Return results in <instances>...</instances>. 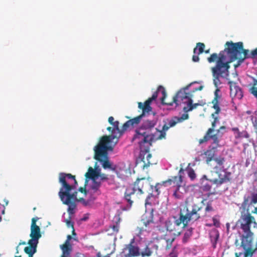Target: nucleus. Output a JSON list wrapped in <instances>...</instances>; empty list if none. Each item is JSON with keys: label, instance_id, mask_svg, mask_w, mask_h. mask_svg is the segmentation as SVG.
Listing matches in <instances>:
<instances>
[{"label": "nucleus", "instance_id": "obj_1", "mask_svg": "<svg viewBox=\"0 0 257 257\" xmlns=\"http://www.w3.org/2000/svg\"><path fill=\"white\" fill-rule=\"evenodd\" d=\"M257 57V48L252 50L249 54V50L243 49V43L239 42L233 43L227 42L225 49L218 54H212L207 58L209 63L215 62V65L211 68L213 77L217 80L219 77L226 78L229 75L230 63L237 60L234 64V67H238L247 58H255Z\"/></svg>", "mask_w": 257, "mask_h": 257}, {"label": "nucleus", "instance_id": "obj_2", "mask_svg": "<svg viewBox=\"0 0 257 257\" xmlns=\"http://www.w3.org/2000/svg\"><path fill=\"white\" fill-rule=\"evenodd\" d=\"M202 210L203 206L199 204L194 203L192 205L184 206L183 209H181L178 218L174 216V221L167 220L165 221L166 230L173 232L174 235H179L182 228L187 226L189 221H195L201 218L207 217L209 212L214 211L211 202L207 203L204 212Z\"/></svg>", "mask_w": 257, "mask_h": 257}, {"label": "nucleus", "instance_id": "obj_3", "mask_svg": "<svg viewBox=\"0 0 257 257\" xmlns=\"http://www.w3.org/2000/svg\"><path fill=\"white\" fill-rule=\"evenodd\" d=\"M157 123V119L145 120L141 126L135 131L133 141H136L140 146V153L136 161L137 164L143 163L142 167L144 169L147 168L153 163L150 160L152 156L150 153V148L152 143L157 139L152 133Z\"/></svg>", "mask_w": 257, "mask_h": 257}, {"label": "nucleus", "instance_id": "obj_4", "mask_svg": "<svg viewBox=\"0 0 257 257\" xmlns=\"http://www.w3.org/2000/svg\"><path fill=\"white\" fill-rule=\"evenodd\" d=\"M59 182L61 184L58 193L59 196L63 204L68 205V212L72 214L76 207L77 192L72 193L70 192L77 185L75 176L71 174L60 173L59 175Z\"/></svg>", "mask_w": 257, "mask_h": 257}, {"label": "nucleus", "instance_id": "obj_5", "mask_svg": "<svg viewBox=\"0 0 257 257\" xmlns=\"http://www.w3.org/2000/svg\"><path fill=\"white\" fill-rule=\"evenodd\" d=\"M191 84H188L178 91L173 96V101L170 102L165 101V99L167 96L166 90L162 86H159L158 88V90L159 93L161 92L162 94V96L161 98V103L163 104L169 106H172L173 103H175L176 106L181 105L182 103L186 104V106L183 107V110L185 112L191 111L193 109L196 108L199 105V104L197 103L193 104L192 99V95L190 92H186V90L189 89Z\"/></svg>", "mask_w": 257, "mask_h": 257}, {"label": "nucleus", "instance_id": "obj_6", "mask_svg": "<svg viewBox=\"0 0 257 257\" xmlns=\"http://www.w3.org/2000/svg\"><path fill=\"white\" fill-rule=\"evenodd\" d=\"M238 223L243 232L240 246L245 250L244 257H251L253 252L251 248L253 233L250 230V226L252 223H255L254 217L249 213L244 214L241 215Z\"/></svg>", "mask_w": 257, "mask_h": 257}, {"label": "nucleus", "instance_id": "obj_7", "mask_svg": "<svg viewBox=\"0 0 257 257\" xmlns=\"http://www.w3.org/2000/svg\"><path fill=\"white\" fill-rule=\"evenodd\" d=\"M159 185V184H157L154 187L150 184V178H146L145 177H143L138 178L133 184L127 187L124 193V198L131 207L134 202V200L136 199V193L142 195L144 193L145 190L148 188H150L152 190V192L154 189L157 192V194L158 195L159 194L158 191Z\"/></svg>", "mask_w": 257, "mask_h": 257}, {"label": "nucleus", "instance_id": "obj_8", "mask_svg": "<svg viewBox=\"0 0 257 257\" xmlns=\"http://www.w3.org/2000/svg\"><path fill=\"white\" fill-rule=\"evenodd\" d=\"M158 93L159 91L157 90L153 94L152 97L149 98L144 103L141 102L138 103V107L142 110V113L126 121L122 125V132H125L126 131L134 128L135 126L140 123L143 116L146 115L147 114H149L150 112L152 111V108L151 106V104L153 100L157 98Z\"/></svg>", "mask_w": 257, "mask_h": 257}, {"label": "nucleus", "instance_id": "obj_9", "mask_svg": "<svg viewBox=\"0 0 257 257\" xmlns=\"http://www.w3.org/2000/svg\"><path fill=\"white\" fill-rule=\"evenodd\" d=\"M109 141L108 137H102L94 149L95 153L94 158L101 163L104 169L111 168L107 151L111 150L112 148L108 146L109 144Z\"/></svg>", "mask_w": 257, "mask_h": 257}, {"label": "nucleus", "instance_id": "obj_10", "mask_svg": "<svg viewBox=\"0 0 257 257\" xmlns=\"http://www.w3.org/2000/svg\"><path fill=\"white\" fill-rule=\"evenodd\" d=\"M210 181L219 187L223 184L230 183L231 181L232 173L226 169H220L219 171L211 170L210 171Z\"/></svg>", "mask_w": 257, "mask_h": 257}, {"label": "nucleus", "instance_id": "obj_11", "mask_svg": "<svg viewBox=\"0 0 257 257\" xmlns=\"http://www.w3.org/2000/svg\"><path fill=\"white\" fill-rule=\"evenodd\" d=\"M222 135L223 133H222L221 135H219L217 132L215 134L214 130H213L212 128H208L203 138L199 140V143L202 144L207 142L210 140H212L213 141V144L217 146H220L219 144L220 141L219 138H221Z\"/></svg>", "mask_w": 257, "mask_h": 257}, {"label": "nucleus", "instance_id": "obj_12", "mask_svg": "<svg viewBox=\"0 0 257 257\" xmlns=\"http://www.w3.org/2000/svg\"><path fill=\"white\" fill-rule=\"evenodd\" d=\"M218 89L215 90L214 93L215 96L211 102L213 104L212 107L215 110V112L211 114V116L213 118L214 120L212 122L211 127L210 128H212L213 130H215L216 124L219 121L218 117L216 116L215 114H218L221 110L219 105V99L220 98V96L218 94Z\"/></svg>", "mask_w": 257, "mask_h": 257}, {"label": "nucleus", "instance_id": "obj_13", "mask_svg": "<svg viewBox=\"0 0 257 257\" xmlns=\"http://www.w3.org/2000/svg\"><path fill=\"white\" fill-rule=\"evenodd\" d=\"M230 86V95L233 100H240L243 96V91L236 82L229 81L228 82Z\"/></svg>", "mask_w": 257, "mask_h": 257}, {"label": "nucleus", "instance_id": "obj_14", "mask_svg": "<svg viewBox=\"0 0 257 257\" xmlns=\"http://www.w3.org/2000/svg\"><path fill=\"white\" fill-rule=\"evenodd\" d=\"M160 243V241H158V244L151 243L147 245L145 249L141 252L140 255L142 257H149L153 254H157Z\"/></svg>", "mask_w": 257, "mask_h": 257}, {"label": "nucleus", "instance_id": "obj_15", "mask_svg": "<svg viewBox=\"0 0 257 257\" xmlns=\"http://www.w3.org/2000/svg\"><path fill=\"white\" fill-rule=\"evenodd\" d=\"M178 122H179L177 117H175L173 119H172L168 121V122L165 123L162 128V130L160 131L157 128H155L156 132L160 133V135L157 137V140H161L165 138L166 132L171 127L174 126Z\"/></svg>", "mask_w": 257, "mask_h": 257}, {"label": "nucleus", "instance_id": "obj_16", "mask_svg": "<svg viewBox=\"0 0 257 257\" xmlns=\"http://www.w3.org/2000/svg\"><path fill=\"white\" fill-rule=\"evenodd\" d=\"M61 248L62 250V254L61 257H70L72 247L71 245L68 244V241L65 242V243L61 246ZM75 257H85V256L84 254L77 253ZM96 257H101V254L99 252L97 253Z\"/></svg>", "mask_w": 257, "mask_h": 257}, {"label": "nucleus", "instance_id": "obj_17", "mask_svg": "<svg viewBox=\"0 0 257 257\" xmlns=\"http://www.w3.org/2000/svg\"><path fill=\"white\" fill-rule=\"evenodd\" d=\"M119 122L118 121H115L112 124L113 130H115L117 133L116 134L114 135H111L109 136H103V137H108V140H109V144H110L111 142H112V141L114 139H116V141H115V143H117L118 142V139L123 134L124 132H122V127L121 129L119 127Z\"/></svg>", "mask_w": 257, "mask_h": 257}, {"label": "nucleus", "instance_id": "obj_18", "mask_svg": "<svg viewBox=\"0 0 257 257\" xmlns=\"http://www.w3.org/2000/svg\"><path fill=\"white\" fill-rule=\"evenodd\" d=\"M169 185L173 184L174 187H175L176 189L179 190L180 187L183 186V176H173L171 179H169L167 180L164 181L163 184Z\"/></svg>", "mask_w": 257, "mask_h": 257}, {"label": "nucleus", "instance_id": "obj_19", "mask_svg": "<svg viewBox=\"0 0 257 257\" xmlns=\"http://www.w3.org/2000/svg\"><path fill=\"white\" fill-rule=\"evenodd\" d=\"M134 242V239H132L131 242L126 245L124 247V250H128V253L127 255L128 256H138L140 255L141 252L138 246L133 245Z\"/></svg>", "mask_w": 257, "mask_h": 257}, {"label": "nucleus", "instance_id": "obj_20", "mask_svg": "<svg viewBox=\"0 0 257 257\" xmlns=\"http://www.w3.org/2000/svg\"><path fill=\"white\" fill-rule=\"evenodd\" d=\"M42 236L40 228L39 226L31 227L30 237L31 239L29 241L38 243L39 239Z\"/></svg>", "mask_w": 257, "mask_h": 257}, {"label": "nucleus", "instance_id": "obj_21", "mask_svg": "<svg viewBox=\"0 0 257 257\" xmlns=\"http://www.w3.org/2000/svg\"><path fill=\"white\" fill-rule=\"evenodd\" d=\"M257 203V193H252L251 196H244L242 206L245 208L247 206L252 205Z\"/></svg>", "mask_w": 257, "mask_h": 257}, {"label": "nucleus", "instance_id": "obj_22", "mask_svg": "<svg viewBox=\"0 0 257 257\" xmlns=\"http://www.w3.org/2000/svg\"><path fill=\"white\" fill-rule=\"evenodd\" d=\"M153 211V209H151V211L150 212L146 211L142 217L141 222L146 227H147L151 223H153L154 222Z\"/></svg>", "mask_w": 257, "mask_h": 257}, {"label": "nucleus", "instance_id": "obj_23", "mask_svg": "<svg viewBox=\"0 0 257 257\" xmlns=\"http://www.w3.org/2000/svg\"><path fill=\"white\" fill-rule=\"evenodd\" d=\"M212 184H214L210 181V174L208 175V178L206 175H204L201 178V188L204 191H209Z\"/></svg>", "mask_w": 257, "mask_h": 257}, {"label": "nucleus", "instance_id": "obj_24", "mask_svg": "<svg viewBox=\"0 0 257 257\" xmlns=\"http://www.w3.org/2000/svg\"><path fill=\"white\" fill-rule=\"evenodd\" d=\"M219 146H217L215 145L214 147H209L208 149L205 152L204 154L206 157V162L207 164H209V163L213 161L215 156V154L217 152V149Z\"/></svg>", "mask_w": 257, "mask_h": 257}, {"label": "nucleus", "instance_id": "obj_25", "mask_svg": "<svg viewBox=\"0 0 257 257\" xmlns=\"http://www.w3.org/2000/svg\"><path fill=\"white\" fill-rule=\"evenodd\" d=\"M28 244L29 246L25 247L24 251L28 254L29 257H33V254L36 252V247L38 243L34 242H31L29 240Z\"/></svg>", "mask_w": 257, "mask_h": 257}, {"label": "nucleus", "instance_id": "obj_26", "mask_svg": "<svg viewBox=\"0 0 257 257\" xmlns=\"http://www.w3.org/2000/svg\"><path fill=\"white\" fill-rule=\"evenodd\" d=\"M216 163V165L213 167L212 170L219 171L220 169H224V163L225 159L224 157H218L214 158L213 160Z\"/></svg>", "mask_w": 257, "mask_h": 257}, {"label": "nucleus", "instance_id": "obj_27", "mask_svg": "<svg viewBox=\"0 0 257 257\" xmlns=\"http://www.w3.org/2000/svg\"><path fill=\"white\" fill-rule=\"evenodd\" d=\"M231 130L234 132L235 138L236 139L249 138V135L246 131L240 132L238 127H233Z\"/></svg>", "mask_w": 257, "mask_h": 257}, {"label": "nucleus", "instance_id": "obj_28", "mask_svg": "<svg viewBox=\"0 0 257 257\" xmlns=\"http://www.w3.org/2000/svg\"><path fill=\"white\" fill-rule=\"evenodd\" d=\"M251 121L253 126L255 129V132L256 134V140L255 143L253 144V148L255 153H257V113L255 112L251 115Z\"/></svg>", "mask_w": 257, "mask_h": 257}, {"label": "nucleus", "instance_id": "obj_29", "mask_svg": "<svg viewBox=\"0 0 257 257\" xmlns=\"http://www.w3.org/2000/svg\"><path fill=\"white\" fill-rule=\"evenodd\" d=\"M85 177H86V180L88 179H91L92 181H94V180L97 179L96 172L94 169H93L91 167H89L87 172L85 174Z\"/></svg>", "mask_w": 257, "mask_h": 257}, {"label": "nucleus", "instance_id": "obj_30", "mask_svg": "<svg viewBox=\"0 0 257 257\" xmlns=\"http://www.w3.org/2000/svg\"><path fill=\"white\" fill-rule=\"evenodd\" d=\"M219 236V233L217 230L213 229L210 233V238L212 242L216 244Z\"/></svg>", "mask_w": 257, "mask_h": 257}, {"label": "nucleus", "instance_id": "obj_31", "mask_svg": "<svg viewBox=\"0 0 257 257\" xmlns=\"http://www.w3.org/2000/svg\"><path fill=\"white\" fill-rule=\"evenodd\" d=\"M205 45L204 43L199 42L197 43L196 47L194 49V54H197L200 55L204 52L205 48Z\"/></svg>", "mask_w": 257, "mask_h": 257}, {"label": "nucleus", "instance_id": "obj_32", "mask_svg": "<svg viewBox=\"0 0 257 257\" xmlns=\"http://www.w3.org/2000/svg\"><path fill=\"white\" fill-rule=\"evenodd\" d=\"M92 181V183L90 187L91 190H93V192L95 193L99 190V189L101 186V182L97 181V179Z\"/></svg>", "mask_w": 257, "mask_h": 257}, {"label": "nucleus", "instance_id": "obj_33", "mask_svg": "<svg viewBox=\"0 0 257 257\" xmlns=\"http://www.w3.org/2000/svg\"><path fill=\"white\" fill-rule=\"evenodd\" d=\"M250 91L257 98V80L253 81V85L251 87Z\"/></svg>", "mask_w": 257, "mask_h": 257}, {"label": "nucleus", "instance_id": "obj_34", "mask_svg": "<svg viewBox=\"0 0 257 257\" xmlns=\"http://www.w3.org/2000/svg\"><path fill=\"white\" fill-rule=\"evenodd\" d=\"M175 240V237L172 238L166 239V246H165V249L166 250L169 249L171 248L172 245V243Z\"/></svg>", "mask_w": 257, "mask_h": 257}, {"label": "nucleus", "instance_id": "obj_35", "mask_svg": "<svg viewBox=\"0 0 257 257\" xmlns=\"http://www.w3.org/2000/svg\"><path fill=\"white\" fill-rule=\"evenodd\" d=\"M188 175L191 180H193L196 178V174L192 169H189L188 170Z\"/></svg>", "mask_w": 257, "mask_h": 257}, {"label": "nucleus", "instance_id": "obj_36", "mask_svg": "<svg viewBox=\"0 0 257 257\" xmlns=\"http://www.w3.org/2000/svg\"><path fill=\"white\" fill-rule=\"evenodd\" d=\"M4 202H5V205H2L1 203H0V208L1 207H2V214H5V209H6V206H7L9 204V201L7 199H4ZM2 221V217L1 216H0V222Z\"/></svg>", "mask_w": 257, "mask_h": 257}, {"label": "nucleus", "instance_id": "obj_37", "mask_svg": "<svg viewBox=\"0 0 257 257\" xmlns=\"http://www.w3.org/2000/svg\"><path fill=\"white\" fill-rule=\"evenodd\" d=\"M213 221V225L216 227H219L220 226V221L216 217V216H214L212 218Z\"/></svg>", "mask_w": 257, "mask_h": 257}, {"label": "nucleus", "instance_id": "obj_38", "mask_svg": "<svg viewBox=\"0 0 257 257\" xmlns=\"http://www.w3.org/2000/svg\"><path fill=\"white\" fill-rule=\"evenodd\" d=\"M153 196L152 193H150L149 195L147 196L146 202H145V205L147 207V205H151V202L150 201L151 197Z\"/></svg>", "mask_w": 257, "mask_h": 257}, {"label": "nucleus", "instance_id": "obj_39", "mask_svg": "<svg viewBox=\"0 0 257 257\" xmlns=\"http://www.w3.org/2000/svg\"><path fill=\"white\" fill-rule=\"evenodd\" d=\"M111 228L112 229L114 232L117 233L119 228V223L118 222H116V224L111 226Z\"/></svg>", "mask_w": 257, "mask_h": 257}, {"label": "nucleus", "instance_id": "obj_40", "mask_svg": "<svg viewBox=\"0 0 257 257\" xmlns=\"http://www.w3.org/2000/svg\"><path fill=\"white\" fill-rule=\"evenodd\" d=\"M191 234L192 233H191V231H188V232H185L184 235L183 241L184 242H186L187 241L188 239L191 235Z\"/></svg>", "mask_w": 257, "mask_h": 257}, {"label": "nucleus", "instance_id": "obj_41", "mask_svg": "<svg viewBox=\"0 0 257 257\" xmlns=\"http://www.w3.org/2000/svg\"><path fill=\"white\" fill-rule=\"evenodd\" d=\"M189 117V115L188 114L185 113L183 114L181 117H177V119L179 122H181L182 120L187 119Z\"/></svg>", "mask_w": 257, "mask_h": 257}, {"label": "nucleus", "instance_id": "obj_42", "mask_svg": "<svg viewBox=\"0 0 257 257\" xmlns=\"http://www.w3.org/2000/svg\"><path fill=\"white\" fill-rule=\"evenodd\" d=\"M66 224H67V226L68 227H71L72 228V229H73V231H72L73 234H75L73 222H71L70 220H66Z\"/></svg>", "mask_w": 257, "mask_h": 257}, {"label": "nucleus", "instance_id": "obj_43", "mask_svg": "<svg viewBox=\"0 0 257 257\" xmlns=\"http://www.w3.org/2000/svg\"><path fill=\"white\" fill-rule=\"evenodd\" d=\"M94 170L96 172V175L98 178L99 177V175L101 174V169L97 166L96 164L94 167Z\"/></svg>", "mask_w": 257, "mask_h": 257}, {"label": "nucleus", "instance_id": "obj_44", "mask_svg": "<svg viewBox=\"0 0 257 257\" xmlns=\"http://www.w3.org/2000/svg\"><path fill=\"white\" fill-rule=\"evenodd\" d=\"M87 183V180H86L85 181V186H86V184ZM79 191L82 193H84L85 194H86L87 193V191H86V188H85V187H84V188L83 187H80L79 188Z\"/></svg>", "mask_w": 257, "mask_h": 257}, {"label": "nucleus", "instance_id": "obj_45", "mask_svg": "<svg viewBox=\"0 0 257 257\" xmlns=\"http://www.w3.org/2000/svg\"><path fill=\"white\" fill-rule=\"evenodd\" d=\"M179 190H178L176 188V190L173 193V196H175V198L178 199L181 198V195L179 194L178 192Z\"/></svg>", "mask_w": 257, "mask_h": 257}, {"label": "nucleus", "instance_id": "obj_46", "mask_svg": "<svg viewBox=\"0 0 257 257\" xmlns=\"http://www.w3.org/2000/svg\"><path fill=\"white\" fill-rule=\"evenodd\" d=\"M99 177L100 178V180L101 181H105L108 180L107 176L105 174L101 173L100 175H99Z\"/></svg>", "mask_w": 257, "mask_h": 257}, {"label": "nucleus", "instance_id": "obj_47", "mask_svg": "<svg viewBox=\"0 0 257 257\" xmlns=\"http://www.w3.org/2000/svg\"><path fill=\"white\" fill-rule=\"evenodd\" d=\"M226 129V127L225 126H221L216 131L217 133H218L219 135H221L222 133L223 134V132H221L222 131H225Z\"/></svg>", "mask_w": 257, "mask_h": 257}, {"label": "nucleus", "instance_id": "obj_48", "mask_svg": "<svg viewBox=\"0 0 257 257\" xmlns=\"http://www.w3.org/2000/svg\"><path fill=\"white\" fill-rule=\"evenodd\" d=\"M38 218H33L32 219V223L31 227H34V226H38V225L36 224V222L38 220Z\"/></svg>", "mask_w": 257, "mask_h": 257}, {"label": "nucleus", "instance_id": "obj_49", "mask_svg": "<svg viewBox=\"0 0 257 257\" xmlns=\"http://www.w3.org/2000/svg\"><path fill=\"white\" fill-rule=\"evenodd\" d=\"M176 248V247H173V248L172 249V251L170 253V257H176L177 253L175 252Z\"/></svg>", "mask_w": 257, "mask_h": 257}, {"label": "nucleus", "instance_id": "obj_50", "mask_svg": "<svg viewBox=\"0 0 257 257\" xmlns=\"http://www.w3.org/2000/svg\"><path fill=\"white\" fill-rule=\"evenodd\" d=\"M107 130L109 132H111V135L116 134L117 132L115 130H113V127L108 126L107 127Z\"/></svg>", "mask_w": 257, "mask_h": 257}, {"label": "nucleus", "instance_id": "obj_51", "mask_svg": "<svg viewBox=\"0 0 257 257\" xmlns=\"http://www.w3.org/2000/svg\"><path fill=\"white\" fill-rule=\"evenodd\" d=\"M196 54H194V55L192 57V60L194 62H198L199 60V57L198 56L199 55L197 54V55H195Z\"/></svg>", "mask_w": 257, "mask_h": 257}, {"label": "nucleus", "instance_id": "obj_52", "mask_svg": "<svg viewBox=\"0 0 257 257\" xmlns=\"http://www.w3.org/2000/svg\"><path fill=\"white\" fill-rule=\"evenodd\" d=\"M108 122L112 125V123L115 121H114V118L113 116H109L108 119Z\"/></svg>", "mask_w": 257, "mask_h": 257}, {"label": "nucleus", "instance_id": "obj_53", "mask_svg": "<svg viewBox=\"0 0 257 257\" xmlns=\"http://www.w3.org/2000/svg\"><path fill=\"white\" fill-rule=\"evenodd\" d=\"M184 173V169L181 168L178 173V176H182V174Z\"/></svg>", "mask_w": 257, "mask_h": 257}, {"label": "nucleus", "instance_id": "obj_54", "mask_svg": "<svg viewBox=\"0 0 257 257\" xmlns=\"http://www.w3.org/2000/svg\"><path fill=\"white\" fill-rule=\"evenodd\" d=\"M202 88H203V86H200L199 87L195 88L193 90V91L194 92V91H198V90H201L202 89Z\"/></svg>", "mask_w": 257, "mask_h": 257}, {"label": "nucleus", "instance_id": "obj_55", "mask_svg": "<svg viewBox=\"0 0 257 257\" xmlns=\"http://www.w3.org/2000/svg\"><path fill=\"white\" fill-rule=\"evenodd\" d=\"M241 254H242V252H239V253L236 252L235 253V257H240Z\"/></svg>", "mask_w": 257, "mask_h": 257}, {"label": "nucleus", "instance_id": "obj_56", "mask_svg": "<svg viewBox=\"0 0 257 257\" xmlns=\"http://www.w3.org/2000/svg\"><path fill=\"white\" fill-rule=\"evenodd\" d=\"M71 239V235H68L67 236V240L66 241V242L67 241H68V242H69V240L70 239ZM68 244L70 245L69 242H68Z\"/></svg>", "mask_w": 257, "mask_h": 257}, {"label": "nucleus", "instance_id": "obj_57", "mask_svg": "<svg viewBox=\"0 0 257 257\" xmlns=\"http://www.w3.org/2000/svg\"><path fill=\"white\" fill-rule=\"evenodd\" d=\"M88 217L87 216H84L82 219L81 220L82 221H86L88 219Z\"/></svg>", "mask_w": 257, "mask_h": 257}, {"label": "nucleus", "instance_id": "obj_58", "mask_svg": "<svg viewBox=\"0 0 257 257\" xmlns=\"http://www.w3.org/2000/svg\"><path fill=\"white\" fill-rule=\"evenodd\" d=\"M204 52H205V53H209V52H210V50H209V49H208V50H205V51H204Z\"/></svg>", "mask_w": 257, "mask_h": 257}, {"label": "nucleus", "instance_id": "obj_59", "mask_svg": "<svg viewBox=\"0 0 257 257\" xmlns=\"http://www.w3.org/2000/svg\"><path fill=\"white\" fill-rule=\"evenodd\" d=\"M206 225L207 226L211 227V226L212 225V224H208V223H207V224H206Z\"/></svg>", "mask_w": 257, "mask_h": 257}, {"label": "nucleus", "instance_id": "obj_60", "mask_svg": "<svg viewBox=\"0 0 257 257\" xmlns=\"http://www.w3.org/2000/svg\"><path fill=\"white\" fill-rule=\"evenodd\" d=\"M238 240H237V239H236V240H235V244H236V245H238Z\"/></svg>", "mask_w": 257, "mask_h": 257}, {"label": "nucleus", "instance_id": "obj_61", "mask_svg": "<svg viewBox=\"0 0 257 257\" xmlns=\"http://www.w3.org/2000/svg\"><path fill=\"white\" fill-rule=\"evenodd\" d=\"M21 244H26V242H22V243H19V245H21Z\"/></svg>", "mask_w": 257, "mask_h": 257}, {"label": "nucleus", "instance_id": "obj_62", "mask_svg": "<svg viewBox=\"0 0 257 257\" xmlns=\"http://www.w3.org/2000/svg\"><path fill=\"white\" fill-rule=\"evenodd\" d=\"M254 210H255V212H257V207H255L254 208Z\"/></svg>", "mask_w": 257, "mask_h": 257}, {"label": "nucleus", "instance_id": "obj_63", "mask_svg": "<svg viewBox=\"0 0 257 257\" xmlns=\"http://www.w3.org/2000/svg\"><path fill=\"white\" fill-rule=\"evenodd\" d=\"M103 257H110L109 255L108 254L106 255H105Z\"/></svg>", "mask_w": 257, "mask_h": 257}, {"label": "nucleus", "instance_id": "obj_64", "mask_svg": "<svg viewBox=\"0 0 257 257\" xmlns=\"http://www.w3.org/2000/svg\"><path fill=\"white\" fill-rule=\"evenodd\" d=\"M205 200V199H203L201 201L202 203H203L204 201Z\"/></svg>", "mask_w": 257, "mask_h": 257}]
</instances>
